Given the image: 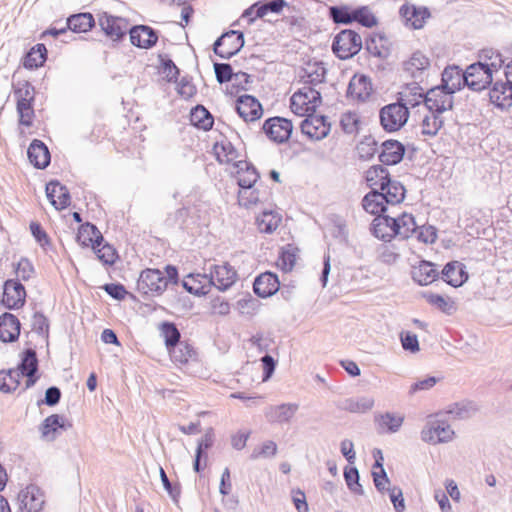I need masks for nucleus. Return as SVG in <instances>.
I'll return each instance as SVG.
<instances>
[{
	"instance_id": "nucleus-1",
	"label": "nucleus",
	"mask_w": 512,
	"mask_h": 512,
	"mask_svg": "<svg viewBox=\"0 0 512 512\" xmlns=\"http://www.w3.org/2000/svg\"><path fill=\"white\" fill-rule=\"evenodd\" d=\"M177 274L176 268L172 266H167L166 275L158 269H146L140 274L137 289L143 294H161L170 282L176 283Z\"/></svg>"
},
{
	"instance_id": "nucleus-2",
	"label": "nucleus",
	"mask_w": 512,
	"mask_h": 512,
	"mask_svg": "<svg viewBox=\"0 0 512 512\" xmlns=\"http://www.w3.org/2000/svg\"><path fill=\"white\" fill-rule=\"evenodd\" d=\"M420 435L422 441L437 445L451 442L455 438V431L447 420L435 415L427 419Z\"/></svg>"
},
{
	"instance_id": "nucleus-3",
	"label": "nucleus",
	"mask_w": 512,
	"mask_h": 512,
	"mask_svg": "<svg viewBox=\"0 0 512 512\" xmlns=\"http://www.w3.org/2000/svg\"><path fill=\"white\" fill-rule=\"evenodd\" d=\"M380 124L387 132L399 131L407 123L409 112L407 107L398 101L385 105L379 112Z\"/></svg>"
},
{
	"instance_id": "nucleus-4",
	"label": "nucleus",
	"mask_w": 512,
	"mask_h": 512,
	"mask_svg": "<svg viewBox=\"0 0 512 512\" xmlns=\"http://www.w3.org/2000/svg\"><path fill=\"white\" fill-rule=\"evenodd\" d=\"M321 95L318 90L311 86H303L291 97V110L298 116L313 113L320 103Z\"/></svg>"
},
{
	"instance_id": "nucleus-5",
	"label": "nucleus",
	"mask_w": 512,
	"mask_h": 512,
	"mask_svg": "<svg viewBox=\"0 0 512 512\" xmlns=\"http://www.w3.org/2000/svg\"><path fill=\"white\" fill-rule=\"evenodd\" d=\"M362 47V39L353 30H343L338 33L333 41V52L340 59H348L357 54Z\"/></svg>"
},
{
	"instance_id": "nucleus-6",
	"label": "nucleus",
	"mask_w": 512,
	"mask_h": 512,
	"mask_svg": "<svg viewBox=\"0 0 512 512\" xmlns=\"http://www.w3.org/2000/svg\"><path fill=\"white\" fill-rule=\"evenodd\" d=\"M161 333L165 339L166 346L172 350L170 351L173 358L180 362L185 363L191 357L192 351L184 343H179L180 332L173 323L165 322L161 326Z\"/></svg>"
},
{
	"instance_id": "nucleus-7",
	"label": "nucleus",
	"mask_w": 512,
	"mask_h": 512,
	"mask_svg": "<svg viewBox=\"0 0 512 512\" xmlns=\"http://www.w3.org/2000/svg\"><path fill=\"white\" fill-rule=\"evenodd\" d=\"M453 94L440 86L431 88L425 94L424 106L428 111L444 115L453 107Z\"/></svg>"
},
{
	"instance_id": "nucleus-8",
	"label": "nucleus",
	"mask_w": 512,
	"mask_h": 512,
	"mask_svg": "<svg viewBox=\"0 0 512 512\" xmlns=\"http://www.w3.org/2000/svg\"><path fill=\"white\" fill-rule=\"evenodd\" d=\"M493 79L492 73L480 62L469 65L463 74V82L474 91L487 88Z\"/></svg>"
},
{
	"instance_id": "nucleus-9",
	"label": "nucleus",
	"mask_w": 512,
	"mask_h": 512,
	"mask_svg": "<svg viewBox=\"0 0 512 512\" xmlns=\"http://www.w3.org/2000/svg\"><path fill=\"white\" fill-rule=\"evenodd\" d=\"M244 46V36L242 32L231 30L224 33L214 43V52L223 59H229L237 54Z\"/></svg>"
},
{
	"instance_id": "nucleus-10",
	"label": "nucleus",
	"mask_w": 512,
	"mask_h": 512,
	"mask_svg": "<svg viewBox=\"0 0 512 512\" xmlns=\"http://www.w3.org/2000/svg\"><path fill=\"white\" fill-rule=\"evenodd\" d=\"M207 275L210 285L215 286L220 291L229 289L237 279L236 271L227 263L211 265Z\"/></svg>"
},
{
	"instance_id": "nucleus-11",
	"label": "nucleus",
	"mask_w": 512,
	"mask_h": 512,
	"mask_svg": "<svg viewBox=\"0 0 512 512\" xmlns=\"http://www.w3.org/2000/svg\"><path fill=\"white\" fill-rule=\"evenodd\" d=\"M98 23L102 31L113 41L122 39L129 29V22L123 17L113 16L107 12L98 15Z\"/></svg>"
},
{
	"instance_id": "nucleus-12",
	"label": "nucleus",
	"mask_w": 512,
	"mask_h": 512,
	"mask_svg": "<svg viewBox=\"0 0 512 512\" xmlns=\"http://www.w3.org/2000/svg\"><path fill=\"white\" fill-rule=\"evenodd\" d=\"M45 504L43 492L35 485H29L17 495V505L26 512H41Z\"/></svg>"
},
{
	"instance_id": "nucleus-13",
	"label": "nucleus",
	"mask_w": 512,
	"mask_h": 512,
	"mask_svg": "<svg viewBox=\"0 0 512 512\" xmlns=\"http://www.w3.org/2000/svg\"><path fill=\"white\" fill-rule=\"evenodd\" d=\"M263 130L272 141L284 143L289 139L293 125L286 118L273 117L264 122Z\"/></svg>"
},
{
	"instance_id": "nucleus-14",
	"label": "nucleus",
	"mask_w": 512,
	"mask_h": 512,
	"mask_svg": "<svg viewBox=\"0 0 512 512\" xmlns=\"http://www.w3.org/2000/svg\"><path fill=\"white\" fill-rule=\"evenodd\" d=\"M299 410L297 403H282L270 405L265 409L264 415L270 424H289Z\"/></svg>"
},
{
	"instance_id": "nucleus-15",
	"label": "nucleus",
	"mask_w": 512,
	"mask_h": 512,
	"mask_svg": "<svg viewBox=\"0 0 512 512\" xmlns=\"http://www.w3.org/2000/svg\"><path fill=\"white\" fill-rule=\"evenodd\" d=\"M301 131L311 140H322L330 132V124L324 116L309 115L301 123Z\"/></svg>"
},
{
	"instance_id": "nucleus-16",
	"label": "nucleus",
	"mask_w": 512,
	"mask_h": 512,
	"mask_svg": "<svg viewBox=\"0 0 512 512\" xmlns=\"http://www.w3.org/2000/svg\"><path fill=\"white\" fill-rule=\"evenodd\" d=\"M236 111L245 122L256 121L263 113L261 104L251 95H242L238 98Z\"/></svg>"
},
{
	"instance_id": "nucleus-17",
	"label": "nucleus",
	"mask_w": 512,
	"mask_h": 512,
	"mask_svg": "<svg viewBox=\"0 0 512 512\" xmlns=\"http://www.w3.org/2000/svg\"><path fill=\"white\" fill-rule=\"evenodd\" d=\"M131 43L141 49H150L158 41L157 32L147 25H137L129 30Z\"/></svg>"
},
{
	"instance_id": "nucleus-18",
	"label": "nucleus",
	"mask_w": 512,
	"mask_h": 512,
	"mask_svg": "<svg viewBox=\"0 0 512 512\" xmlns=\"http://www.w3.org/2000/svg\"><path fill=\"white\" fill-rule=\"evenodd\" d=\"M25 296V288L21 283L13 280L5 282L2 302L7 308L21 307L24 304Z\"/></svg>"
},
{
	"instance_id": "nucleus-19",
	"label": "nucleus",
	"mask_w": 512,
	"mask_h": 512,
	"mask_svg": "<svg viewBox=\"0 0 512 512\" xmlns=\"http://www.w3.org/2000/svg\"><path fill=\"white\" fill-rule=\"evenodd\" d=\"M400 14L404 18L406 25L413 29L423 28L425 21L430 17V12L426 7H417L409 4H405L400 8Z\"/></svg>"
},
{
	"instance_id": "nucleus-20",
	"label": "nucleus",
	"mask_w": 512,
	"mask_h": 512,
	"mask_svg": "<svg viewBox=\"0 0 512 512\" xmlns=\"http://www.w3.org/2000/svg\"><path fill=\"white\" fill-rule=\"evenodd\" d=\"M372 93V84L370 79L365 75H354L348 85V97L357 100L365 101Z\"/></svg>"
},
{
	"instance_id": "nucleus-21",
	"label": "nucleus",
	"mask_w": 512,
	"mask_h": 512,
	"mask_svg": "<svg viewBox=\"0 0 512 512\" xmlns=\"http://www.w3.org/2000/svg\"><path fill=\"white\" fill-rule=\"evenodd\" d=\"M430 67V59L421 51H415L403 62V69L415 79L422 78Z\"/></svg>"
},
{
	"instance_id": "nucleus-22",
	"label": "nucleus",
	"mask_w": 512,
	"mask_h": 512,
	"mask_svg": "<svg viewBox=\"0 0 512 512\" xmlns=\"http://www.w3.org/2000/svg\"><path fill=\"white\" fill-rule=\"evenodd\" d=\"M279 286L278 277L271 272H265L255 279L253 289L258 296L266 298L275 294Z\"/></svg>"
},
{
	"instance_id": "nucleus-23",
	"label": "nucleus",
	"mask_w": 512,
	"mask_h": 512,
	"mask_svg": "<svg viewBox=\"0 0 512 512\" xmlns=\"http://www.w3.org/2000/svg\"><path fill=\"white\" fill-rule=\"evenodd\" d=\"M405 148L396 140H387L381 145L379 160L385 165L398 164L404 156Z\"/></svg>"
},
{
	"instance_id": "nucleus-24",
	"label": "nucleus",
	"mask_w": 512,
	"mask_h": 512,
	"mask_svg": "<svg viewBox=\"0 0 512 512\" xmlns=\"http://www.w3.org/2000/svg\"><path fill=\"white\" fill-rule=\"evenodd\" d=\"M46 194L57 210L64 209L70 204V194L67 187L61 185L58 181H51L46 185Z\"/></svg>"
},
{
	"instance_id": "nucleus-25",
	"label": "nucleus",
	"mask_w": 512,
	"mask_h": 512,
	"mask_svg": "<svg viewBox=\"0 0 512 512\" xmlns=\"http://www.w3.org/2000/svg\"><path fill=\"white\" fill-rule=\"evenodd\" d=\"M371 230L375 237L384 241H390L396 237L394 216H377L373 220Z\"/></svg>"
},
{
	"instance_id": "nucleus-26",
	"label": "nucleus",
	"mask_w": 512,
	"mask_h": 512,
	"mask_svg": "<svg viewBox=\"0 0 512 512\" xmlns=\"http://www.w3.org/2000/svg\"><path fill=\"white\" fill-rule=\"evenodd\" d=\"M491 102L500 108L512 106V86L507 82L495 81L489 92Z\"/></svg>"
},
{
	"instance_id": "nucleus-27",
	"label": "nucleus",
	"mask_w": 512,
	"mask_h": 512,
	"mask_svg": "<svg viewBox=\"0 0 512 512\" xmlns=\"http://www.w3.org/2000/svg\"><path fill=\"white\" fill-rule=\"evenodd\" d=\"M20 334V322L16 316L4 313L0 316V340L2 342H14Z\"/></svg>"
},
{
	"instance_id": "nucleus-28",
	"label": "nucleus",
	"mask_w": 512,
	"mask_h": 512,
	"mask_svg": "<svg viewBox=\"0 0 512 512\" xmlns=\"http://www.w3.org/2000/svg\"><path fill=\"white\" fill-rule=\"evenodd\" d=\"M442 278L449 285L459 287L467 281L468 274L462 263L453 261L444 266L442 270Z\"/></svg>"
},
{
	"instance_id": "nucleus-29",
	"label": "nucleus",
	"mask_w": 512,
	"mask_h": 512,
	"mask_svg": "<svg viewBox=\"0 0 512 512\" xmlns=\"http://www.w3.org/2000/svg\"><path fill=\"white\" fill-rule=\"evenodd\" d=\"M237 182L240 188H252L259 178V173L247 161L239 160L234 163Z\"/></svg>"
},
{
	"instance_id": "nucleus-30",
	"label": "nucleus",
	"mask_w": 512,
	"mask_h": 512,
	"mask_svg": "<svg viewBox=\"0 0 512 512\" xmlns=\"http://www.w3.org/2000/svg\"><path fill=\"white\" fill-rule=\"evenodd\" d=\"M17 369H19L22 376L27 377L26 388L32 387L37 380L35 377V373L38 370L36 352L32 349H27L24 352L21 363Z\"/></svg>"
},
{
	"instance_id": "nucleus-31",
	"label": "nucleus",
	"mask_w": 512,
	"mask_h": 512,
	"mask_svg": "<svg viewBox=\"0 0 512 512\" xmlns=\"http://www.w3.org/2000/svg\"><path fill=\"white\" fill-rule=\"evenodd\" d=\"M404 415L401 413L386 412L375 417V423L380 433H396L404 422Z\"/></svg>"
},
{
	"instance_id": "nucleus-32",
	"label": "nucleus",
	"mask_w": 512,
	"mask_h": 512,
	"mask_svg": "<svg viewBox=\"0 0 512 512\" xmlns=\"http://www.w3.org/2000/svg\"><path fill=\"white\" fill-rule=\"evenodd\" d=\"M439 277V272L435 265L428 261H421L412 269V278L419 285H429Z\"/></svg>"
},
{
	"instance_id": "nucleus-33",
	"label": "nucleus",
	"mask_w": 512,
	"mask_h": 512,
	"mask_svg": "<svg viewBox=\"0 0 512 512\" xmlns=\"http://www.w3.org/2000/svg\"><path fill=\"white\" fill-rule=\"evenodd\" d=\"M183 287L191 294L206 295L209 293L211 285L207 273L189 274L183 280Z\"/></svg>"
},
{
	"instance_id": "nucleus-34",
	"label": "nucleus",
	"mask_w": 512,
	"mask_h": 512,
	"mask_svg": "<svg viewBox=\"0 0 512 512\" xmlns=\"http://www.w3.org/2000/svg\"><path fill=\"white\" fill-rule=\"evenodd\" d=\"M27 154L30 162L37 168L43 169L47 167L50 162V153L48 148L40 140L35 139L32 141Z\"/></svg>"
},
{
	"instance_id": "nucleus-35",
	"label": "nucleus",
	"mask_w": 512,
	"mask_h": 512,
	"mask_svg": "<svg viewBox=\"0 0 512 512\" xmlns=\"http://www.w3.org/2000/svg\"><path fill=\"white\" fill-rule=\"evenodd\" d=\"M388 206H395L400 204L404 198L406 190L402 183L397 180L389 179L385 181V185L380 190Z\"/></svg>"
},
{
	"instance_id": "nucleus-36",
	"label": "nucleus",
	"mask_w": 512,
	"mask_h": 512,
	"mask_svg": "<svg viewBox=\"0 0 512 512\" xmlns=\"http://www.w3.org/2000/svg\"><path fill=\"white\" fill-rule=\"evenodd\" d=\"M326 76V69L322 62H308L302 69L301 79L305 86L307 84L316 86L323 83Z\"/></svg>"
},
{
	"instance_id": "nucleus-37",
	"label": "nucleus",
	"mask_w": 512,
	"mask_h": 512,
	"mask_svg": "<svg viewBox=\"0 0 512 512\" xmlns=\"http://www.w3.org/2000/svg\"><path fill=\"white\" fill-rule=\"evenodd\" d=\"M362 207L363 209L377 216H382L381 214L387 211L388 205L385 201V196L380 193V191H370L368 194L364 196L362 199Z\"/></svg>"
},
{
	"instance_id": "nucleus-38",
	"label": "nucleus",
	"mask_w": 512,
	"mask_h": 512,
	"mask_svg": "<svg viewBox=\"0 0 512 512\" xmlns=\"http://www.w3.org/2000/svg\"><path fill=\"white\" fill-rule=\"evenodd\" d=\"M77 241L84 247L92 246L93 249H96V246L101 245L103 237L96 226L86 223L80 226Z\"/></svg>"
},
{
	"instance_id": "nucleus-39",
	"label": "nucleus",
	"mask_w": 512,
	"mask_h": 512,
	"mask_svg": "<svg viewBox=\"0 0 512 512\" xmlns=\"http://www.w3.org/2000/svg\"><path fill=\"white\" fill-rule=\"evenodd\" d=\"M399 95L398 102L406 106L408 111L420 104H424L425 94L423 89L417 84L407 86Z\"/></svg>"
},
{
	"instance_id": "nucleus-40",
	"label": "nucleus",
	"mask_w": 512,
	"mask_h": 512,
	"mask_svg": "<svg viewBox=\"0 0 512 512\" xmlns=\"http://www.w3.org/2000/svg\"><path fill=\"white\" fill-rule=\"evenodd\" d=\"M216 159L221 164H233L238 158V151L227 139L216 142L213 147Z\"/></svg>"
},
{
	"instance_id": "nucleus-41",
	"label": "nucleus",
	"mask_w": 512,
	"mask_h": 512,
	"mask_svg": "<svg viewBox=\"0 0 512 512\" xmlns=\"http://www.w3.org/2000/svg\"><path fill=\"white\" fill-rule=\"evenodd\" d=\"M396 236L401 239H407L416 233L418 225L412 214L402 213L401 215L394 216Z\"/></svg>"
},
{
	"instance_id": "nucleus-42",
	"label": "nucleus",
	"mask_w": 512,
	"mask_h": 512,
	"mask_svg": "<svg viewBox=\"0 0 512 512\" xmlns=\"http://www.w3.org/2000/svg\"><path fill=\"white\" fill-rule=\"evenodd\" d=\"M444 122V115L428 111L421 123V133L426 136H435L443 127Z\"/></svg>"
},
{
	"instance_id": "nucleus-43",
	"label": "nucleus",
	"mask_w": 512,
	"mask_h": 512,
	"mask_svg": "<svg viewBox=\"0 0 512 512\" xmlns=\"http://www.w3.org/2000/svg\"><path fill=\"white\" fill-rule=\"evenodd\" d=\"M64 427V418L53 414L48 416L40 426L41 437L47 441L56 439L58 430Z\"/></svg>"
},
{
	"instance_id": "nucleus-44",
	"label": "nucleus",
	"mask_w": 512,
	"mask_h": 512,
	"mask_svg": "<svg viewBox=\"0 0 512 512\" xmlns=\"http://www.w3.org/2000/svg\"><path fill=\"white\" fill-rule=\"evenodd\" d=\"M95 24V20L90 13H79L70 16L66 25L67 28L76 33H83L89 31Z\"/></svg>"
},
{
	"instance_id": "nucleus-45",
	"label": "nucleus",
	"mask_w": 512,
	"mask_h": 512,
	"mask_svg": "<svg viewBox=\"0 0 512 512\" xmlns=\"http://www.w3.org/2000/svg\"><path fill=\"white\" fill-rule=\"evenodd\" d=\"M389 179L388 170L381 165L372 166L366 171V181L372 191H380L385 185V181Z\"/></svg>"
},
{
	"instance_id": "nucleus-46",
	"label": "nucleus",
	"mask_w": 512,
	"mask_h": 512,
	"mask_svg": "<svg viewBox=\"0 0 512 512\" xmlns=\"http://www.w3.org/2000/svg\"><path fill=\"white\" fill-rule=\"evenodd\" d=\"M463 74L464 72L458 69V67L445 68L442 73V85L440 87L455 93L460 89L463 81Z\"/></svg>"
},
{
	"instance_id": "nucleus-47",
	"label": "nucleus",
	"mask_w": 512,
	"mask_h": 512,
	"mask_svg": "<svg viewBox=\"0 0 512 512\" xmlns=\"http://www.w3.org/2000/svg\"><path fill=\"white\" fill-rule=\"evenodd\" d=\"M479 62L482 63L494 77L499 73L504 64L502 55L492 49L482 50Z\"/></svg>"
},
{
	"instance_id": "nucleus-48",
	"label": "nucleus",
	"mask_w": 512,
	"mask_h": 512,
	"mask_svg": "<svg viewBox=\"0 0 512 512\" xmlns=\"http://www.w3.org/2000/svg\"><path fill=\"white\" fill-rule=\"evenodd\" d=\"M281 215L274 211H263L257 217V225L261 232L272 233L281 223Z\"/></svg>"
},
{
	"instance_id": "nucleus-49",
	"label": "nucleus",
	"mask_w": 512,
	"mask_h": 512,
	"mask_svg": "<svg viewBox=\"0 0 512 512\" xmlns=\"http://www.w3.org/2000/svg\"><path fill=\"white\" fill-rule=\"evenodd\" d=\"M21 377L19 369L0 371V391L4 393L15 391L20 385Z\"/></svg>"
},
{
	"instance_id": "nucleus-50",
	"label": "nucleus",
	"mask_w": 512,
	"mask_h": 512,
	"mask_svg": "<svg viewBox=\"0 0 512 512\" xmlns=\"http://www.w3.org/2000/svg\"><path fill=\"white\" fill-rule=\"evenodd\" d=\"M47 49L44 44H37L31 48L24 58V67L33 69L37 68L46 60Z\"/></svg>"
},
{
	"instance_id": "nucleus-51",
	"label": "nucleus",
	"mask_w": 512,
	"mask_h": 512,
	"mask_svg": "<svg viewBox=\"0 0 512 512\" xmlns=\"http://www.w3.org/2000/svg\"><path fill=\"white\" fill-rule=\"evenodd\" d=\"M191 122L198 128L208 130L213 125V118L203 106H197L191 111Z\"/></svg>"
},
{
	"instance_id": "nucleus-52",
	"label": "nucleus",
	"mask_w": 512,
	"mask_h": 512,
	"mask_svg": "<svg viewBox=\"0 0 512 512\" xmlns=\"http://www.w3.org/2000/svg\"><path fill=\"white\" fill-rule=\"evenodd\" d=\"M329 14L335 23L350 24L354 21V9L349 6H332Z\"/></svg>"
},
{
	"instance_id": "nucleus-53",
	"label": "nucleus",
	"mask_w": 512,
	"mask_h": 512,
	"mask_svg": "<svg viewBox=\"0 0 512 512\" xmlns=\"http://www.w3.org/2000/svg\"><path fill=\"white\" fill-rule=\"evenodd\" d=\"M297 259L296 250L295 248L288 246L287 248H284L277 260V266L283 271V272H290L295 266Z\"/></svg>"
},
{
	"instance_id": "nucleus-54",
	"label": "nucleus",
	"mask_w": 512,
	"mask_h": 512,
	"mask_svg": "<svg viewBox=\"0 0 512 512\" xmlns=\"http://www.w3.org/2000/svg\"><path fill=\"white\" fill-rule=\"evenodd\" d=\"M424 298L430 305L438 308L442 312L451 313V311L454 309L453 302L449 297L434 293H425Z\"/></svg>"
},
{
	"instance_id": "nucleus-55",
	"label": "nucleus",
	"mask_w": 512,
	"mask_h": 512,
	"mask_svg": "<svg viewBox=\"0 0 512 512\" xmlns=\"http://www.w3.org/2000/svg\"><path fill=\"white\" fill-rule=\"evenodd\" d=\"M476 407L471 402L456 403L449 410L448 413L454 419H467L473 416L476 412Z\"/></svg>"
},
{
	"instance_id": "nucleus-56",
	"label": "nucleus",
	"mask_w": 512,
	"mask_h": 512,
	"mask_svg": "<svg viewBox=\"0 0 512 512\" xmlns=\"http://www.w3.org/2000/svg\"><path fill=\"white\" fill-rule=\"evenodd\" d=\"M377 454H379V459H376V462H375V465H374V469L376 468H379V472L377 471H373L372 472V475H373V480H374V484H375V487L380 491H384L386 488H385V484L386 483H389V479L387 477V474L383 468V464H382V461H383V457H382V453L380 450H377L376 451Z\"/></svg>"
},
{
	"instance_id": "nucleus-57",
	"label": "nucleus",
	"mask_w": 512,
	"mask_h": 512,
	"mask_svg": "<svg viewBox=\"0 0 512 512\" xmlns=\"http://www.w3.org/2000/svg\"><path fill=\"white\" fill-rule=\"evenodd\" d=\"M354 21L362 26L371 28L377 24V19L367 6L354 9Z\"/></svg>"
},
{
	"instance_id": "nucleus-58",
	"label": "nucleus",
	"mask_w": 512,
	"mask_h": 512,
	"mask_svg": "<svg viewBox=\"0 0 512 512\" xmlns=\"http://www.w3.org/2000/svg\"><path fill=\"white\" fill-rule=\"evenodd\" d=\"M277 453V445L274 441L268 440L264 442L261 446L256 447L252 453L250 458L255 460L259 458H270L275 456Z\"/></svg>"
},
{
	"instance_id": "nucleus-59",
	"label": "nucleus",
	"mask_w": 512,
	"mask_h": 512,
	"mask_svg": "<svg viewBox=\"0 0 512 512\" xmlns=\"http://www.w3.org/2000/svg\"><path fill=\"white\" fill-rule=\"evenodd\" d=\"M17 113L20 124L31 126L34 117L32 102H17Z\"/></svg>"
},
{
	"instance_id": "nucleus-60",
	"label": "nucleus",
	"mask_w": 512,
	"mask_h": 512,
	"mask_svg": "<svg viewBox=\"0 0 512 512\" xmlns=\"http://www.w3.org/2000/svg\"><path fill=\"white\" fill-rule=\"evenodd\" d=\"M344 478L348 488L352 492L360 495L363 494L362 486L359 484V473L356 468H346L344 471Z\"/></svg>"
},
{
	"instance_id": "nucleus-61",
	"label": "nucleus",
	"mask_w": 512,
	"mask_h": 512,
	"mask_svg": "<svg viewBox=\"0 0 512 512\" xmlns=\"http://www.w3.org/2000/svg\"><path fill=\"white\" fill-rule=\"evenodd\" d=\"M259 201V193L256 189L241 188L238 193V202L244 207H249Z\"/></svg>"
},
{
	"instance_id": "nucleus-62",
	"label": "nucleus",
	"mask_w": 512,
	"mask_h": 512,
	"mask_svg": "<svg viewBox=\"0 0 512 512\" xmlns=\"http://www.w3.org/2000/svg\"><path fill=\"white\" fill-rule=\"evenodd\" d=\"M340 124L346 133H355L358 131L359 117L355 112L344 113L341 117Z\"/></svg>"
},
{
	"instance_id": "nucleus-63",
	"label": "nucleus",
	"mask_w": 512,
	"mask_h": 512,
	"mask_svg": "<svg viewBox=\"0 0 512 512\" xmlns=\"http://www.w3.org/2000/svg\"><path fill=\"white\" fill-rule=\"evenodd\" d=\"M14 96L17 102H33L34 88L28 83H19L14 91Z\"/></svg>"
},
{
	"instance_id": "nucleus-64",
	"label": "nucleus",
	"mask_w": 512,
	"mask_h": 512,
	"mask_svg": "<svg viewBox=\"0 0 512 512\" xmlns=\"http://www.w3.org/2000/svg\"><path fill=\"white\" fill-rule=\"evenodd\" d=\"M97 257L100 261H102L104 264L112 265L114 264L116 260V251L115 249L109 245L105 244L103 246H96V249H94Z\"/></svg>"
}]
</instances>
